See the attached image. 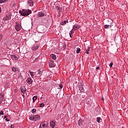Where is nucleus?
<instances>
[{"label":"nucleus","instance_id":"obj_12","mask_svg":"<svg viewBox=\"0 0 128 128\" xmlns=\"http://www.w3.org/2000/svg\"><path fill=\"white\" fill-rule=\"evenodd\" d=\"M15 28L17 32H19V30H20V24H16L15 26Z\"/></svg>","mask_w":128,"mask_h":128},{"label":"nucleus","instance_id":"obj_31","mask_svg":"<svg viewBox=\"0 0 128 128\" xmlns=\"http://www.w3.org/2000/svg\"><path fill=\"white\" fill-rule=\"evenodd\" d=\"M70 38H72V30H71L69 34Z\"/></svg>","mask_w":128,"mask_h":128},{"label":"nucleus","instance_id":"obj_38","mask_svg":"<svg viewBox=\"0 0 128 128\" xmlns=\"http://www.w3.org/2000/svg\"><path fill=\"white\" fill-rule=\"evenodd\" d=\"M20 78L21 80H24V78H22V76L21 74L20 76Z\"/></svg>","mask_w":128,"mask_h":128},{"label":"nucleus","instance_id":"obj_20","mask_svg":"<svg viewBox=\"0 0 128 128\" xmlns=\"http://www.w3.org/2000/svg\"><path fill=\"white\" fill-rule=\"evenodd\" d=\"M90 46H88V48L86 50L85 52L87 54H88L90 50Z\"/></svg>","mask_w":128,"mask_h":128},{"label":"nucleus","instance_id":"obj_32","mask_svg":"<svg viewBox=\"0 0 128 128\" xmlns=\"http://www.w3.org/2000/svg\"><path fill=\"white\" fill-rule=\"evenodd\" d=\"M2 37H3L2 34H0V42H2Z\"/></svg>","mask_w":128,"mask_h":128},{"label":"nucleus","instance_id":"obj_17","mask_svg":"<svg viewBox=\"0 0 128 128\" xmlns=\"http://www.w3.org/2000/svg\"><path fill=\"white\" fill-rule=\"evenodd\" d=\"M38 16L40 18H42V16H44V14L42 12H39L38 14Z\"/></svg>","mask_w":128,"mask_h":128},{"label":"nucleus","instance_id":"obj_39","mask_svg":"<svg viewBox=\"0 0 128 128\" xmlns=\"http://www.w3.org/2000/svg\"><path fill=\"white\" fill-rule=\"evenodd\" d=\"M10 128H14V126L12 124L10 126Z\"/></svg>","mask_w":128,"mask_h":128},{"label":"nucleus","instance_id":"obj_21","mask_svg":"<svg viewBox=\"0 0 128 128\" xmlns=\"http://www.w3.org/2000/svg\"><path fill=\"white\" fill-rule=\"evenodd\" d=\"M38 48V46H34L32 48L33 50H36Z\"/></svg>","mask_w":128,"mask_h":128},{"label":"nucleus","instance_id":"obj_3","mask_svg":"<svg viewBox=\"0 0 128 128\" xmlns=\"http://www.w3.org/2000/svg\"><path fill=\"white\" fill-rule=\"evenodd\" d=\"M12 20V14H8L3 18V20L4 22H6V20Z\"/></svg>","mask_w":128,"mask_h":128},{"label":"nucleus","instance_id":"obj_33","mask_svg":"<svg viewBox=\"0 0 128 128\" xmlns=\"http://www.w3.org/2000/svg\"><path fill=\"white\" fill-rule=\"evenodd\" d=\"M58 10L60 12H62V8H58Z\"/></svg>","mask_w":128,"mask_h":128},{"label":"nucleus","instance_id":"obj_18","mask_svg":"<svg viewBox=\"0 0 128 128\" xmlns=\"http://www.w3.org/2000/svg\"><path fill=\"white\" fill-rule=\"evenodd\" d=\"M50 56L51 58H52V60H56V56L54 54H51L50 55Z\"/></svg>","mask_w":128,"mask_h":128},{"label":"nucleus","instance_id":"obj_25","mask_svg":"<svg viewBox=\"0 0 128 128\" xmlns=\"http://www.w3.org/2000/svg\"><path fill=\"white\" fill-rule=\"evenodd\" d=\"M5 100L4 97H1L0 98V104H2V102H4Z\"/></svg>","mask_w":128,"mask_h":128},{"label":"nucleus","instance_id":"obj_45","mask_svg":"<svg viewBox=\"0 0 128 128\" xmlns=\"http://www.w3.org/2000/svg\"><path fill=\"white\" fill-rule=\"evenodd\" d=\"M8 118V116H4V118Z\"/></svg>","mask_w":128,"mask_h":128},{"label":"nucleus","instance_id":"obj_10","mask_svg":"<svg viewBox=\"0 0 128 128\" xmlns=\"http://www.w3.org/2000/svg\"><path fill=\"white\" fill-rule=\"evenodd\" d=\"M80 28V25L74 24L73 26L72 30H78V28Z\"/></svg>","mask_w":128,"mask_h":128},{"label":"nucleus","instance_id":"obj_40","mask_svg":"<svg viewBox=\"0 0 128 128\" xmlns=\"http://www.w3.org/2000/svg\"><path fill=\"white\" fill-rule=\"evenodd\" d=\"M66 44H64V49H66Z\"/></svg>","mask_w":128,"mask_h":128},{"label":"nucleus","instance_id":"obj_2","mask_svg":"<svg viewBox=\"0 0 128 128\" xmlns=\"http://www.w3.org/2000/svg\"><path fill=\"white\" fill-rule=\"evenodd\" d=\"M29 120H30L36 122V120H40V116L39 115H34V116H31L30 117Z\"/></svg>","mask_w":128,"mask_h":128},{"label":"nucleus","instance_id":"obj_48","mask_svg":"<svg viewBox=\"0 0 128 128\" xmlns=\"http://www.w3.org/2000/svg\"><path fill=\"white\" fill-rule=\"evenodd\" d=\"M102 100H104V98H102Z\"/></svg>","mask_w":128,"mask_h":128},{"label":"nucleus","instance_id":"obj_13","mask_svg":"<svg viewBox=\"0 0 128 128\" xmlns=\"http://www.w3.org/2000/svg\"><path fill=\"white\" fill-rule=\"evenodd\" d=\"M66 24H68V20H63L61 23V26H66Z\"/></svg>","mask_w":128,"mask_h":128},{"label":"nucleus","instance_id":"obj_6","mask_svg":"<svg viewBox=\"0 0 128 128\" xmlns=\"http://www.w3.org/2000/svg\"><path fill=\"white\" fill-rule=\"evenodd\" d=\"M10 58L14 60H18V56L14 54L10 55Z\"/></svg>","mask_w":128,"mask_h":128},{"label":"nucleus","instance_id":"obj_9","mask_svg":"<svg viewBox=\"0 0 128 128\" xmlns=\"http://www.w3.org/2000/svg\"><path fill=\"white\" fill-rule=\"evenodd\" d=\"M33 82L34 81L32 80V78H28L26 80V82L28 84H32Z\"/></svg>","mask_w":128,"mask_h":128},{"label":"nucleus","instance_id":"obj_23","mask_svg":"<svg viewBox=\"0 0 128 128\" xmlns=\"http://www.w3.org/2000/svg\"><path fill=\"white\" fill-rule=\"evenodd\" d=\"M37 99L38 97H36V96H34L32 98L33 104H34V102H36V100Z\"/></svg>","mask_w":128,"mask_h":128},{"label":"nucleus","instance_id":"obj_19","mask_svg":"<svg viewBox=\"0 0 128 128\" xmlns=\"http://www.w3.org/2000/svg\"><path fill=\"white\" fill-rule=\"evenodd\" d=\"M84 120H83L80 119L78 121V124L79 126H82V124H84Z\"/></svg>","mask_w":128,"mask_h":128},{"label":"nucleus","instance_id":"obj_11","mask_svg":"<svg viewBox=\"0 0 128 128\" xmlns=\"http://www.w3.org/2000/svg\"><path fill=\"white\" fill-rule=\"evenodd\" d=\"M27 2L30 6H34V1L32 0H28Z\"/></svg>","mask_w":128,"mask_h":128},{"label":"nucleus","instance_id":"obj_47","mask_svg":"<svg viewBox=\"0 0 128 128\" xmlns=\"http://www.w3.org/2000/svg\"><path fill=\"white\" fill-rule=\"evenodd\" d=\"M4 126H6V124H4Z\"/></svg>","mask_w":128,"mask_h":128},{"label":"nucleus","instance_id":"obj_29","mask_svg":"<svg viewBox=\"0 0 128 128\" xmlns=\"http://www.w3.org/2000/svg\"><path fill=\"white\" fill-rule=\"evenodd\" d=\"M6 2H8V0H0V4H4Z\"/></svg>","mask_w":128,"mask_h":128},{"label":"nucleus","instance_id":"obj_15","mask_svg":"<svg viewBox=\"0 0 128 128\" xmlns=\"http://www.w3.org/2000/svg\"><path fill=\"white\" fill-rule=\"evenodd\" d=\"M50 126L52 128H54V127L56 126V122L54 121H50Z\"/></svg>","mask_w":128,"mask_h":128},{"label":"nucleus","instance_id":"obj_36","mask_svg":"<svg viewBox=\"0 0 128 128\" xmlns=\"http://www.w3.org/2000/svg\"><path fill=\"white\" fill-rule=\"evenodd\" d=\"M96 112H100V109L98 108V107H97L96 108Z\"/></svg>","mask_w":128,"mask_h":128},{"label":"nucleus","instance_id":"obj_44","mask_svg":"<svg viewBox=\"0 0 128 128\" xmlns=\"http://www.w3.org/2000/svg\"><path fill=\"white\" fill-rule=\"evenodd\" d=\"M98 68H100V67H99V66H97V67L96 68V70H98Z\"/></svg>","mask_w":128,"mask_h":128},{"label":"nucleus","instance_id":"obj_5","mask_svg":"<svg viewBox=\"0 0 128 128\" xmlns=\"http://www.w3.org/2000/svg\"><path fill=\"white\" fill-rule=\"evenodd\" d=\"M49 66L50 68H54V66H56V64L54 63V60L50 61Z\"/></svg>","mask_w":128,"mask_h":128},{"label":"nucleus","instance_id":"obj_46","mask_svg":"<svg viewBox=\"0 0 128 128\" xmlns=\"http://www.w3.org/2000/svg\"><path fill=\"white\" fill-rule=\"evenodd\" d=\"M22 96H23V98H24V94H22Z\"/></svg>","mask_w":128,"mask_h":128},{"label":"nucleus","instance_id":"obj_27","mask_svg":"<svg viewBox=\"0 0 128 128\" xmlns=\"http://www.w3.org/2000/svg\"><path fill=\"white\" fill-rule=\"evenodd\" d=\"M32 114H36V109L33 108L32 110Z\"/></svg>","mask_w":128,"mask_h":128},{"label":"nucleus","instance_id":"obj_24","mask_svg":"<svg viewBox=\"0 0 128 128\" xmlns=\"http://www.w3.org/2000/svg\"><path fill=\"white\" fill-rule=\"evenodd\" d=\"M102 120V118H100V117H98L96 118V122H101Z\"/></svg>","mask_w":128,"mask_h":128},{"label":"nucleus","instance_id":"obj_42","mask_svg":"<svg viewBox=\"0 0 128 128\" xmlns=\"http://www.w3.org/2000/svg\"><path fill=\"white\" fill-rule=\"evenodd\" d=\"M0 98H4V96H2V94H0Z\"/></svg>","mask_w":128,"mask_h":128},{"label":"nucleus","instance_id":"obj_4","mask_svg":"<svg viewBox=\"0 0 128 128\" xmlns=\"http://www.w3.org/2000/svg\"><path fill=\"white\" fill-rule=\"evenodd\" d=\"M48 124V123L46 122H42L40 124L39 128H48V125H46V124Z\"/></svg>","mask_w":128,"mask_h":128},{"label":"nucleus","instance_id":"obj_1","mask_svg":"<svg viewBox=\"0 0 128 128\" xmlns=\"http://www.w3.org/2000/svg\"><path fill=\"white\" fill-rule=\"evenodd\" d=\"M19 13L22 16H30V14H32V10L30 9H22V10H20Z\"/></svg>","mask_w":128,"mask_h":128},{"label":"nucleus","instance_id":"obj_28","mask_svg":"<svg viewBox=\"0 0 128 128\" xmlns=\"http://www.w3.org/2000/svg\"><path fill=\"white\" fill-rule=\"evenodd\" d=\"M29 72L30 74V76L32 77V78H34V72H32L30 71H29Z\"/></svg>","mask_w":128,"mask_h":128},{"label":"nucleus","instance_id":"obj_8","mask_svg":"<svg viewBox=\"0 0 128 128\" xmlns=\"http://www.w3.org/2000/svg\"><path fill=\"white\" fill-rule=\"evenodd\" d=\"M20 90L22 94H26V88L24 86L20 87Z\"/></svg>","mask_w":128,"mask_h":128},{"label":"nucleus","instance_id":"obj_35","mask_svg":"<svg viewBox=\"0 0 128 128\" xmlns=\"http://www.w3.org/2000/svg\"><path fill=\"white\" fill-rule=\"evenodd\" d=\"M114 64V63L112 62H111L110 64V68H112V65Z\"/></svg>","mask_w":128,"mask_h":128},{"label":"nucleus","instance_id":"obj_30","mask_svg":"<svg viewBox=\"0 0 128 128\" xmlns=\"http://www.w3.org/2000/svg\"><path fill=\"white\" fill-rule=\"evenodd\" d=\"M40 108H44V103H40Z\"/></svg>","mask_w":128,"mask_h":128},{"label":"nucleus","instance_id":"obj_37","mask_svg":"<svg viewBox=\"0 0 128 128\" xmlns=\"http://www.w3.org/2000/svg\"><path fill=\"white\" fill-rule=\"evenodd\" d=\"M59 87L60 88H62V84H59Z\"/></svg>","mask_w":128,"mask_h":128},{"label":"nucleus","instance_id":"obj_7","mask_svg":"<svg viewBox=\"0 0 128 128\" xmlns=\"http://www.w3.org/2000/svg\"><path fill=\"white\" fill-rule=\"evenodd\" d=\"M12 72H20V68L13 66L12 68Z\"/></svg>","mask_w":128,"mask_h":128},{"label":"nucleus","instance_id":"obj_41","mask_svg":"<svg viewBox=\"0 0 128 128\" xmlns=\"http://www.w3.org/2000/svg\"><path fill=\"white\" fill-rule=\"evenodd\" d=\"M5 120H6V122H10V119L6 118V119H5Z\"/></svg>","mask_w":128,"mask_h":128},{"label":"nucleus","instance_id":"obj_14","mask_svg":"<svg viewBox=\"0 0 128 128\" xmlns=\"http://www.w3.org/2000/svg\"><path fill=\"white\" fill-rule=\"evenodd\" d=\"M78 88L80 92H84V86H79Z\"/></svg>","mask_w":128,"mask_h":128},{"label":"nucleus","instance_id":"obj_16","mask_svg":"<svg viewBox=\"0 0 128 128\" xmlns=\"http://www.w3.org/2000/svg\"><path fill=\"white\" fill-rule=\"evenodd\" d=\"M44 70H42V69H39L37 71V75L38 74V76H40L42 74Z\"/></svg>","mask_w":128,"mask_h":128},{"label":"nucleus","instance_id":"obj_34","mask_svg":"<svg viewBox=\"0 0 128 128\" xmlns=\"http://www.w3.org/2000/svg\"><path fill=\"white\" fill-rule=\"evenodd\" d=\"M4 111H2V110H1L0 112V116H4Z\"/></svg>","mask_w":128,"mask_h":128},{"label":"nucleus","instance_id":"obj_43","mask_svg":"<svg viewBox=\"0 0 128 128\" xmlns=\"http://www.w3.org/2000/svg\"><path fill=\"white\" fill-rule=\"evenodd\" d=\"M2 12V8L0 7V14Z\"/></svg>","mask_w":128,"mask_h":128},{"label":"nucleus","instance_id":"obj_26","mask_svg":"<svg viewBox=\"0 0 128 128\" xmlns=\"http://www.w3.org/2000/svg\"><path fill=\"white\" fill-rule=\"evenodd\" d=\"M80 48H77L76 50V54H80Z\"/></svg>","mask_w":128,"mask_h":128},{"label":"nucleus","instance_id":"obj_22","mask_svg":"<svg viewBox=\"0 0 128 128\" xmlns=\"http://www.w3.org/2000/svg\"><path fill=\"white\" fill-rule=\"evenodd\" d=\"M104 28L108 29V28H112V26L106 24L104 26Z\"/></svg>","mask_w":128,"mask_h":128}]
</instances>
